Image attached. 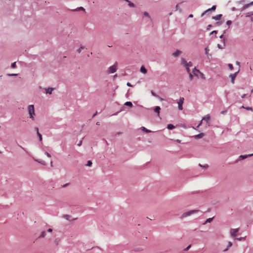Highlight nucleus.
Here are the masks:
<instances>
[{"instance_id":"nucleus-20","label":"nucleus","mask_w":253,"mask_h":253,"mask_svg":"<svg viewBox=\"0 0 253 253\" xmlns=\"http://www.w3.org/2000/svg\"><path fill=\"white\" fill-rule=\"evenodd\" d=\"M253 154H251V155H241V156H240V157L241 158H242V159H244L247 158L248 156H253Z\"/></svg>"},{"instance_id":"nucleus-23","label":"nucleus","mask_w":253,"mask_h":253,"mask_svg":"<svg viewBox=\"0 0 253 253\" xmlns=\"http://www.w3.org/2000/svg\"><path fill=\"white\" fill-rule=\"evenodd\" d=\"M232 243L231 242H229L228 243L227 248V249H225V250H224V251H227V250H228V248H230V247H231L232 246Z\"/></svg>"},{"instance_id":"nucleus-22","label":"nucleus","mask_w":253,"mask_h":253,"mask_svg":"<svg viewBox=\"0 0 253 253\" xmlns=\"http://www.w3.org/2000/svg\"><path fill=\"white\" fill-rule=\"evenodd\" d=\"M168 127V129H172L174 128L175 127H174V126L173 125H172V124H169V125H168V127Z\"/></svg>"},{"instance_id":"nucleus-52","label":"nucleus","mask_w":253,"mask_h":253,"mask_svg":"<svg viewBox=\"0 0 253 253\" xmlns=\"http://www.w3.org/2000/svg\"><path fill=\"white\" fill-rule=\"evenodd\" d=\"M193 17V14H190V15H189V18H192V17Z\"/></svg>"},{"instance_id":"nucleus-37","label":"nucleus","mask_w":253,"mask_h":253,"mask_svg":"<svg viewBox=\"0 0 253 253\" xmlns=\"http://www.w3.org/2000/svg\"><path fill=\"white\" fill-rule=\"evenodd\" d=\"M186 68V70L187 71V72L188 73H191L190 72V69H189V67L188 66H184Z\"/></svg>"},{"instance_id":"nucleus-41","label":"nucleus","mask_w":253,"mask_h":253,"mask_svg":"<svg viewBox=\"0 0 253 253\" xmlns=\"http://www.w3.org/2000/svg\"><path fill=\"white\" fill-rule=\"evenodd\" d=\"M236 239L239 240V241H241V240H243L244 239V237H240V238H236Z\"/></svg>"},{"instance_id":"nucleus-40","label":"nucleus","mask_w":253,"mask_h":253,"mask_svg":"<svg viewBox=\"0 0 253 253\" xmlns=\"http://www.w3.org/2000/svg\"><path fill=\"white\" fill-rule=\"evenodd\" d=\"M190 247H191V245H189V246H188L186 248H185L184 250L185 251H188V250H189V249L190 248Z\"/></svg>"},{"instance_id":"nucleus-7","label":"nucleus","mask_w":253,"mask_h":253,"mask_svg":"<svg viewBox=\"0 0 253 253\" xmlns=\"http://www.w3.org/2000/svg\"><path fill=\"white\" fill-rule=\"evenodd\" d=\"M239 229L238 228L236 229H232L230 230V235L232 237H236L237 236V233L238 232Z\"/></svg>"},{"instance_id":"nucleus-13","label":"nucleus","mask_w":253,"mask_h":253,"mask_svg":"<svg viewBox=\"0 0 253 253\" xmlns=\"http://www.w3.org/2000/svg\"><path fill=\"white\" fill-rule=\"evenodd\" d=\"M205 134L204 133H201L200 134H198L197 135H196L194 136L195 138L196 139H200L204 136Z\"/></svg>"},{"instance_id":"nucleus-30","label":"nucleus","mask_w":253,"mask_h":253,"mask_svg":"<svg viewBox=\"0 0 253 253\" xmlns=\"http://www.w3.org/2000/svg\"><path fill=\"white\" fill-rule=\"evenodd\" d=\"M228 66L231 70L233 69V66L232 64H228Z\"/></svg>"},{"instance_id":"nucleus-56","label":"nucleus","mask_w":253,"mask_h":253,"mask_svg":"<svg viewBox=\"0 0 253 253\" xmlns=\"http://www.w3.org/2000/svg\"><path fill=\"white\" fill-rule=\"evenodd\" d=\"M96 125H100V123H99V122H97V123H96Z\"/></svg>"},{"instance_id":"nucleus-4","label":"nucleus","mask_w":253,"mask_h":253,"mask_svg":"<svg viewBox=\"0 0 253 253\" xmlns=\"http://www.w3.org/2000/svg\"><path fill=\"white\" fill-rule=\"evenodd\" d=\"M117 69V63L114 64L113 66H111L108 70L109 74H112L115 73Z\"/></svg>"},{"instance_id":"nucleus-31","label":"nucleus","mask_w":253,"mask_h":253,"mask_svg":"<svg viewBox=\"0 0 253 253\" xmlns=\"http://www.w3.org/2000/svg\"><path fill=\"white\" fill-rule=\"evenodd\" d=\"M45 236V231H43L42 232L41 235H40V237H44V236Z\"/></svg>"},{"instance_id":"nucleus-9","label":"nucleus","mask_w":253,"mask_h":253,"mask_svg":"<svg viewBox=\"0 0 253 253\" xmlns=\"http://www.w3.org/2000/svg\"><path fill=\"white\" fill-rule=\"evenodd\" d=\"M216 9V6L213 5L211 7V8H209L206 10L204 13L202 14V16H203L204 14H205L207 12L210 11V10H214Z\"/></svg>"},{"instance_id":"nucleus-54","label":"nucleus","mask_w":253,"mask_h":253,"mask_svg":"<svg viewBox=\"0 0 253 253\" xmlns=\"http://www.w3.org/2000/svg\"><path fill=\"white\" fill-rule=\"evenodd\" d=\"M176 141H177L178 143H180L181 141H180V140H179V139H177V140H176Z\"/></svg>"},{"instance_id":"nucleus-58","label":"nucleus","mask_w":253,"mask_h":253,"mask_svg":"<svg viewBox=\"0 0 253 253\" xmlns=\"http://www.w3.org/2000/svg\"><path fill=\"white\" fill-rule=\"evenodd\" d=\"M176 8H177V7H178V5H177L176 6Z\"/></svg>"},{"instance_id":"nucleus-15","label":"nucleus","mask_w":253,"mask_h":253,"mask_svg":"<svg viewBox=\"0 0 253 253\" xmlns=\"http://www.w3.org/2000/svg\"><path fill=\"white\" fill-rule=\"evenodd\" d=\"M221 16H222V14H218L215 16H213L212 18L216 20H218L220 19Z\"/></svg>"},{"instance_id":"nucleus-19","label":"nucleus","mask_w":253,"mask_h":253,"mask_svg":"<svg viewBox=\"0 0 253 253\" xmlns=\"http://www.w3.org/2000/svg\"><path fill=\"white\" fill-rule=\"evenodd\" d=\"M125 105H126V106H129L130 107H131L132 106V104L131 102L130 101H127V102H126L125 103Z\"/></svg>"},{"instance_id":"nucleus-53","label":"nucleus","mask_w":253,"mask_h":253,"mask_svg":"<svg viewBox=\"0 0 253 253\" xmlns=\"http://www.w3.org/2000/svg\"><path fill=\"white\" fill-rule=\"evenodd\" d=\"M246 96V94H243L242 96V98H243L245 97Z\"/></svg>"},{"instance_id":"nucleus-21","label":"nucleus","mask_w":253,"mask_h":253,"mask_svg":"<svg viewBox=\"0 0 253 253\" xmlns=\"http://www.w3.org/2000/svg\"><path fill=\"white\" fill-rule=\"evenodd\" d=\"M212 219H213V217L212 218H209L208 219H207L206 221L205 222V223H204V224H207V223H210L212 220Z\"/></svg>"},{"instance_id":"nucleus-39","label":"nucleus","mask_w":253,"mask_h":253,"mask_svg":"<svg viewBox=\"0 0 253 253\" xmlns=\"http://www.w3.org/2000/svg\"><path fill=\"white\" fill-rule=\"evenodd\" d=\"M151 92L152 95H153L154 96L156 97L158 96V95L153 90H152Z\"/></svg>"},{"instance_id":"nucleus-57","label":"nucleus","mask_w":253,"mask_h":253,"mask_svg":"<svg viewBox=\"0 0 253 253\" xmlns=\"http://www.w3.org/2000/svg\"><path fill=\"white\" fill-rule=\"evenodd\" d=\"M236 63H237V64L239 65V62L237 61Z\"/></svg>"},{"instance_id":"nucleus-45","label":"nucleus","mask_w":253,"mask_h":253,"mask_svg":"<svg viewBox=\"0 0 253 253\" xmlns=\"http://www.w3.org/2000/svg\"><path fill=\"white\" fill-rule=\"evenodd\" d=\"M216 34L217 33V32L216 31H213L212 32H211V35L212 34Z\"/></svg>"},{"instance_id":"nucleus-32","label":"nucleus","mask_w":253,"mask_h":253,"mask_svg":"<svg viewBox=\"0 0 253 253\" xmlns=\"http://www.w3.org/2000/svg\"><path fill=\"white\" fill-rule=\"evenodd\" d=\"M91 165H92V162H91V161H87V164H86V166H88V167H90V166H91Z\"/></svg>"},{"instance_id":"nucleus-12","label":"nucleus","mask_w":253,"mask_h":253,"mask_svg":"<svg viewBox=\"0 0 253 253\" xmlns=\"http://www.w3.org/2000/svg\"><path fill=\"white\" fill-rule=\"evenodd\" d=\"M182 51L179 50H177L175 52L172 53V55L174 57H178L181 53Z\"/></svg>"},{"instance_id":"nucleus-47","label":"nucleus","mask_w":253,"mask_h":253,"mask_svg":"<svg viewBox=\"0 0 253 253\" xmlns=\"http://www.w3.org/2000/svg\"><path fill=\"white\" fill-rule=\"evenodd\" d=\"M35 130L37 131V133H38V131H39V128L37 127L35 128Z\"/></svg>"},{"instance_id":"nucleus-18","label":"nucleus","mask_w":253,"mask_h":253,"mask_svg":"<svg viewBox=\"0 0 253 253\" xmlns=\"http://www.w3.org/2000/svg\"><path fill=\"white\" fill-rule=\"evenodd\" d=\"M141 129H142V130H143V131H144L146 133H149V132H151V130L147 129L146 128H145V127H143V126L141 127Z\"/></svg>"},{"instance_id":"nucleus-17","label":"nucleus","mask_w":253,"mask_h":253,"mask_svg":"<svg viewBox=\"0 0 253 253\" xmlns=\"http://www.w3.org/2000/svg\"><path fill=\"white\" fill-rule=\"evenodd\" d=\"M252 5H253V1L250 2V3L245 5L243 8V10L245 9L246 8H248L249 6Z\"/></svg>"},{"instance_id":"nucleus-14","label":"nucleus","mask_w":253,"mask_h":253,"mask_svg":"<svg viewBox=\"0 0 253 253\" xmlns=\"http://www.w3.org/2000/svg\"><path fill=\"white\" fill-rule=\"evenodd\" d=\"M147 70L144 67V66H142L140 68V72L143 74H146L147 73Z\"/></svg>"},{"instance_id":"nucleus-1","label":"nucleus","mask_w":253,"mask_h":253,"mask_svg":"<svg viewBox=\"0 0 253 253\" xmlns=\"http://www.w3.org/2000/svg\"><path fill=\"white\" fill-rule=\"evenodd\" d=\"M28 110L30 118L32 120H34V116H35L34 106L33 105H29L28 107Z\"/></svg>"},{"instance_id":"nucleus-11","label":"nucleus","mask_w":253,"mask_h":253,"mask_svg":"<svg viewBox=\"0 0 253 253\" xmlns=\"http://www.w3.org/2000/svg\"><path fill=\"white\" fill-rule=\"evenodd\" d=\"M54 89V88L49 87L48 88H44V90H45L46 93L51 94Z\"/></svg>"},{"instance_id":"nucleus-55","label":"nucleus","mask_w":253,"mask_h":253,"mask_svg":"<svg viewBox=\"0 0 253 253\" xmlns=\"http://www.w3.org/2000/svg\"><path fill=\"white\" fill-rule=\"evenodd\" d=\"M211 27V25H209L208 26V27L207 29H208H208H209V28H210Z\"/></svg>"},{"instance_id":"nucleus-34","label":"nucleus","mask_w":253,"mask_h":253,"mask_svg":"<svg viewBox=\"0 0 253 253\" xmlns=\"http://www.w3.org/2000/svg\"><path fill=\"white\" fill-rule=\"evenodd\" d=\"M189 74L190 79L191 81H192L193 78V75H192V74L191 73H189Z\"/></svg>"},{"instance_id":"nucleus-49","label":"nucleus","mask_w":253,"mask_h":253,"mask_svg":"<svg viewBox=\"0 0 253 253\" xmlns=\"http://www.w3.org/2000/svg\"><path fill=\"white\" fill-rule=\"evenodd\" d=\"M79 9H80V10H84H84H85V9H84L83 7H80L79 8Z\"/></svg>"},{"instance_id":"nucleus-44","label":"nucleus","mask_w":253,"mask_h":253,"mask_svg":"<svg viewBox=\"0 0 253 253\" xmlns=\"http://www.w3.org/2000/svg\"><path fill=\"white\" fill-rule=\"evenodd\" d=\"M82 140H81V141L79 142V143L78 144V145L79 146H80L82 145Z\"/></svg>"},{"instance_id":"nucleus-33","label":"nucleus","mask_w":253,"mask_h":253,"mask_svg":"<svg viewBox=\"0 0 253 253\" xmlns=\"http://www.w3.org/2000/svg\"><path fill=\"white\" fill-rule=\"evenodd\" d=\"M16 67V62H13L11 64V67L12 68H14Z\"/></svg>"},{"instance_id":"nucleus-10","label":"nucleus","mask_w":253,"mask_h":253,"mask_svg":"<svg viewBox=\"0 0 253 253\" xmlns=\"http://www.w3.org/2000/svg\"><path fill=\"white\" fill-rule=\"evenodd\" d=\"M192 73L195 76L198 77V75L200 73V71L195 67L193 70Z\"/></svg>"},{"instance_id":"nucleus-2","label":"nucleus","mask_w":253,"mask_h":253,"mask_svg":"<svg viewBox=\"0 0 253 253\" xmlns=\"http://www.w3.org/2000/svg\"><path fill=\"white\" fill-rule=\"evenodd\" d=\"M199 211V210H191L185 212H184L181 216V218H185L187 216H190L192 215V214L197 213Z\"/></svg>"},{"instance_id":"nucleus-26","label":"nucleus","mask_w":253,"mask_h":253,"mask_svg":"<svg viewBox=\"0 0 253 253\" xmlns=\"http://www.w3.org/2000/svg\"><path fill=\"white\" fill-rule=\"evenodd\" d=\"M126 1L128 2V5L130 6V7H134V4L131 2L130 1H128V0H125Z\"/></svg>"},{"instance_id":"nucleus-3","label":"nucleus","mask_w":253,"mask_h":253,"mask_svg":"<svg viewBox=\"0 0 253 253\" xmlns=\"http://www.w3.org/2000/svg\"><path fill=\"white\" fill-rule=\"evenodd\" d=\"M210 116L209 115H207L206 116H205L203 118L202 121H201L199 125L197 126V127H199V126L201 125L202 122L203 121H205L207 122L208 125L209 126L210 125Z\"/></svg>"},{"instance_id":"nucleus-28","label":"nucleus","mask_w":253,"mask_h":253,"mask_svg":"<svg viewBox=\"0 0 253 253\" xmlns=\"http://www.w3.org/2000/svg\"><path fill=\"white\" fill-rule=\"evenodd\" d=\"M199 75H200V77L202 79H205V76L203 73H202V72H200V73H199Z\"/></svg>"},{"instance_id":"nucleus-50","label":"nucleus","mask_w":253,"mask_h":253,"mask_svg":"<svg viewBox=\"0 0 253 253\" xmlns=\"http://www.w3.org/2000/svg\"><path fill=\"white\" fill-rule=\"evenodd\" d=\"M126 84L128 86H132L131 84L129 83H127Z\"/></svg>"},{"instance_id":"nucleus-5","label":"nucleus","mask_w":253,"mask_h":253,"mask_svg":"<svg viewBox=\"0 0 253 253\" xmlns=\"http://www.w3.org/2000/svg\"><path fill=\"white\" fill-rule=\"evenodd\" d=\"M181 63L184 66H188L190 67L192 66V63L191 62H187L183 58L181 59Z\"/></svg>"},{"instance_id":"nucleus-38","label":"nucleus","mask_w":253,"mask_h":253,"mask_svg":"<svg viewBox=\"0 0 253 253\" xmlns=\"http://www.w3.org/2000/svg\"><path fill=\"white\" fill-rule=\"evenodd\" d=\"M251 15H253V11L248 12L246 16H250Z\"/></svg>"},{"instance_id":"nucleus-8","label":"nucleus","mask_w":253,"mask_h":253,"mask_svg":"<svg viewBox=\"0 0 253 253\" xmlns=\"http://www.w3.org/2000/svg\"><path fill=\"white\" fill-rule=\"evenodd\" d=\"M239 70H238L236 72H235L234 74H231L230 76H229V77L231 78V82L232 84H234V81H235V79L237 76V74L239 73Z\"/></svg>"},{"instance_id":"nucleus-35","label":"nucleus","mask_w":253,"mask_h":253,"mask_svg":"<svg viewBox=\"0 0 253 253\" xmlns=\"http://www.w3.org/2000/svg\"><path fill=\"white\" fill-rule=\"evenodd\" d=\"M232 24V21L231 20H228L226 22V24L229 26Z\"/></svg>"},{"instance_id":"nucleus-27","label":"nucleus","mask_w":253,"mask_h":253,"mask_svg":"<svg viewBox=\"0 0 253 253\" xmlns=\"http://www.w3.org/2000/svg\"><path fill=\"white\" fill-rule=\"evenodd\" d=\"M37 135L38 136H39V139H40V141H42V134L39 132V131H38V133H37Z\"/></svg>"},{"instance_id":"nucleus-42","label":"nucleus","mask_w":253,"mask_h":253,"mask_svg":"<svg viewBox=\"0 0 253 253\" xmlns=\"http://www.w3.org/2000/svg\"><path fill=\"white\" fill-rule=\"evenodd\" d=\"M217 46L219 48V49H222L223 47L221 46V45H220L219 44H217Z\"/></svg>"},{"instance_id":"nucleus-51","label":"nucleus","mask_w":253,"mask_h":253,"mask_svg":"<svg viewBox=\"0 0 253 253\" xmlns=\"http://www.w3.org/2000/svg\"><path fill=\"white\" fill-rule=\"evenodd\" d=\"M46 155L48 157H50V156H51L48 153H47V152L46 153Z\"/></svg>"},{"instance_id":"nucleus-25","label":"nucleus","mask_w":253,"mask_h":253,"mask_svg":"<svg viewBox=\"0 0 253 253\" xmlns=\"http://www.w3.org/2000/svg\"><path fill=\"white\" fill-rule=\"evenodd\" d=\"M242 108H245V109H246V110H250V111H253V108H252V107H244V106H242Z\"/></svg>"},{"instance_id":"nucleus-29","label":"nucleus","mask_w":253,"mask_h":253,"mask_svg":"<svg viewBox=\"0 0 253 253\" xmlns=\"http://www.w3.org/2000/svg\"><path fill=\"white\" fill-rule=\"evenodd\" d=\"M143 15H144V16H147L149 19H150V16H149V13L147 12H146V11L144 12L143 13Z\"/></svg>"},{"instance_id":"nucleus-24","label":"nucleus","mask_w":253,"mask_h":253,"mask_svg":"<svg viewBox=\"0 0 253 253\" xmlns=\"http://www.w3.org/2000/svg\"><path fill=\"white\" fill-rule=\"evenodd\" d=\"M84 48V46H83V45H81L80 46V47L77 50L78 52V53H81V52L82 51V49H83Z\"/></svg>"},{"instance_id":"nucleus-43","label":"nucleus","mask_w":253,"mask_h":253,"mask_svg":"<svg viewBox=\"0 0 253 253\" xmlns=\"http://www.w3.org/2000/svg\"><path fill=\"white\" fill-rule=\"evenodd\" d=\"M17 74H8V76H17Z\"/></svg>"},{"instance_id":"nucleus-36","label":"nucleus","mask_w":253,"mask_h":253,"mask_svg":"<svg viewBox=\"0 0 253 253\" xmlns=\"http://www.w3.org/2000/svg\"><path fill=\"white\" fill-rule=\"evenodd\" d=\"M209 49L208 47H206L205 48V53L207 55H208V54H209Z\"/></svg>"},{"instance_id":"nucleus-46","label":"nucleus","mask_w":253,"mask_h":253,"mask_svg":"<svg viewBox=\"0 0 253 253\" xmlns=\"http://www.w3.org/2000/svg\"><path fill=\"white\" fill-rule=\"evenodd\" d=\"M157 97H158L161 101H163L164 100L162 98H161V97H160L158 95Z\"/></svg>"},{"instance_id":"nucleus-16","label":"nucleus","mask_w":253,"mask_h":253,"mask_svg":"<svg viewBox=\"0 0 253 253\" xmlns=\"http://www.w3.org/2000/svg\"><path fill=\"white\" fill-rule=\"evenodd\" d=\"M161 108L159 106H157L155 107V109H154V111L156 113H157L158 116L159 115V114H160V110Z\"/></svg>"},{"instance_id":"nucleus-6","label":"nucleus","mask_w":253,"mask_h":253,"mask_svg":"<svg viewBox=\"0 0 253 253\" xmlns=\"http://www.w3.org/2000/svg\"><path fill=\"white\" fill-rule=\"evenodd\" d=\"M184 99L183 97H180L178 103V109L180 110L183 109L182 104L184 102Z\"/></svg>"},{"instance_id":"nucleus-48","label":"nucleus","mask_w":253,"mask_h":253,"mask_svg":"<svg viewBox=\"0 0 253 253\" xmlns=\"http://www.w3.org/2000/svg\"><path fill=\"white\" fill-rule=\"evenodd\" d=\"M48 232H51L52 231V229H51V228H49L47 230Z\"/></svg>"}]
</instances>
